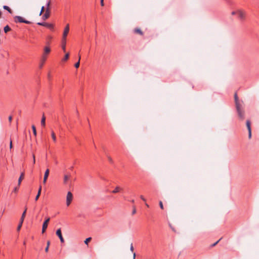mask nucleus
Listing matches in <instances>:
<instances>
[{"label":"nucleus","instance_id":"6e6552de","mask_svg":"<svg viewBox=\"0 0 259 259\" xmlns=\"http://www.w3.org/2000/svg\"><path fill=\"white\" fill-rule=\"evenodd\" d=\"M50 15V10L49 8H47L45 14L42 16V19L46 20L48 19Z\"/></svg>","mask_w":259,"mask_h":259},{"label":"nucleus","instance_id":"a18cd8bd","mask_svg":"<svg viewBox=\"0 0 259 259\" xmlns=\"http://www.w3.org/2000/svg\"><path fill=\"white\" fill-rule=\"evenodd\" d=\"M10 149H11L12 148V141H10Z\"/></svg>","mask_w":259,"mask_h":259},{"label":"nucleus","instance_id":"9d476101","mask_svg":"<svg viewBox=\"0 0 259 259\" xmlns=\"http://www.w3.org/2000/svg\"><path fill=\"white\" fill-rule=\"evenodd\" d=\"M69 25L68 24L66 25V26H65V27L64 28L62 38L66 39V37L69 32Z\"/></svg>","mask_w":259,"mask_h":259},{"label":"nucleus","instance_id":"3c124183","mask_svg":"<svg viewBox=\"0 0 259 259\" xmlns=\"http://www.w3.org/2000/svg\"><path fill=\"white\" fill-rule=\"evenodd\" d=\"M23 244L24 245H25V242H24Z\"/></svg>","mask_w":259,"mask_h":259},{"label":"nucleus","instance_id":"0eeeda50","mask_svg":"<svg viewBox=\"0 0 259 259\" xmlns=\"http://www.w3.org/2000/svg\"><path fill=\"white\" fill-rule=\"evenodd\" d=\"M50 220V218H48L45 220V221L43 223L42 226V233L45 232V231L48 227V223H49Z\"/></svg>","mask_w":259,"mask_h":259},{"label":"nucleus","instance_id":"39448f33","mask_svg":"<svg viewBox=\"0 0 259 259\" xmlns=\"http://www.w3.org/2000/svg\"><path fill=\"white\" fill-rule=\"evenodd\" d=\"M26 212V209H25V210L23 212L22 216L21 217L20 223H19V224L17 227V229L18 231H19L20 230V229L22 227V224L24 221V218L25 217Z\"/></svg>","mask_w":259,"mask_h":259},{"label":"nucleus","instance_id":"c9c22d12","mask_svg":"<svg viewBox=\"0 0 259 259\" xmlns=\"http://www.w3.org/2000/svg\"><path fill=\"white\" fill-rule=\"evenodd\" d=\"M159 206H160V207L162 209H163V204H162V201H160L159 202Z\"/></svg>","mask_w":259,"mask_h":259},{"label":"nucleus","instance_id":"4468645a","mask_svg":"<svg viewBox=\"0 0 259 259\" xmlns=\"http://www.w3.org/2000/svg\"><path fill=\"white\" fill-rule=\"evenodd\" d=\"M234 99H235L236 106H237V105L238 106L241 105L239 102L238 98L237 93H235L234 95Z\"/></svg>","mask_w":259,"mask_h":259},{"label":"nucleus","instance_id":"473e14b6","mask_svg":"<svg viewBox=\"0 0 259 259\" xmlns=\"http://www.w3.org/2000/svg\"><path fill=\"white\" fill-rule=\"evenodd\" d=\"M107 158H108V159L110 163H113V160H112V158L110 156H107Z\"/></svg>","mask_w":259,"mask_h":259},{"label":"nucleus","instance_id":"49530a36","mask_svg":"<svg viewBox=\"0 0 259 259\" xmlns=\"http://www.w3.org/2000/svg\"><path fill=\"white\" fill-rule=\"evenodd\" d=\"M135 257H136V253H134V254H133V259H135Z\"/></svg>","mask_w":259,"mask_h":259},{"label":"nucleus","instance_id":"f8f14e48","mask_svg":"<svg viewBox=\"0 0 259 259\" xmlns=\"http://www.w3.org/2000/svg\"><path fill=\"white\" fill-rule=\"evenodd\" d=\"M49 171H50L49 169H47L45 172L44 180H43V183L44 184H45L46 183V181L47 180V179H48L49 175Z\"/></svg>","mask_w":259,"mask_h":259},{"label":"nucleus","instance_id":"20e7f679","mask_svg":"<svg viewBox=\"0 0 259 259\" xmlns=\"http://www.w3.org/2000/svg\"><path fill=\"white\" fill-rule=\"evenodd\" d=\"M73 200V195L71 192H68L66 196V205L69 206Z\"/></svg>","mask_w":259,"mask_h":259},{"label":"nucleus","instance_id":"c03bdc74","mask_svg":"<svg viewBox=\"0 0 259 259\" xmlns=\"http://www.w3.org/2000/svg\"><path fill=\"white\" fill-rule=\"evenodd\" d=\"M104 0H101V5L102 6H104Z\"/></svg>","mask_w":259,"mask_h":259},{"label":"nucleus","instance_id":"a19ab883","mask_svg":"<svg viewBox=\"0 0 259 259\" xmlns=\"http://www.w3.org/2000/svg\"><path fill=\"white\" fill-rule=\"evenodd\" d=\"M12 120V116H10L9 117V122H11Z\"/></svg>","mask_w":259,"mask_h":259},{"label":"nucleus","instance_id":"8fccbe9b","mask_svg":"<svg viewBox=\"0 0 259 259\" xmlns=\"http://www.w3.org/2000/svg\"><path fill=\"white\" fill-rule=\"evenodd\" d=\"M146 205L147 206V207H149V205L148 204H146Z\"/></svg>","mask_w":259,"mask_h":259},{"label":"nucleus","instance_id":"f3484780","mask_svg":"<svg viewBox=\"0 0 259 259\" xmlns=\"http://www.w3.org/2000/svg\"><path fill=\"white\" fill-rule=\"evenodd\" d=\"M41 187L40 186L39 188V189H38V193L35 198V201H37L38 200V199L39 198V197L40 196V193H41Z\"/></svg>","mask_w":259,"mask_h":259},{"label":"nucleus","instance_id":"09e8293b","mask_svg":"<svg viewBox=\"0 0 259 259\" xmlns=\"http://www.w3.org/2000/svg\"><path fill=\"white\" fill-rule=\"evenodd\" d=\"M73 166H71V167H70V169H71V170H72V169H73Z\"/></svg>","mask_w":259,"mask_h":259},{"label":"nucleus","instance_id":"58836bf2","mask_svg":"<svg viewBox=\"0 0 259 259\" xmlns=\"http://www.w3.org/2000/svg\"><path fill=\"white\" fill-rule=\"evenodd\" d=\"M140 198H141V199L143 201H145V202L146 201V199L144 197V196H143V195H141V196H140Z\"/></svg>","mask_w":259,"mask_h":259},{"label":"nucleus","instance_id":"dca6fc26","mask_svg":"<svg viewBox=\"0 0 259 259\" xmlns=\"http://www.w3.org/2000/svg\"><path fill=\"white\" fill-rule=\"evenodd\" d=\"M45 125H46V117H45L44 114H43L42 118H41V125L42 126H45Z\"/></svg>","mask_w":259,"mask_h":259},{"label":"nucleus","instance_id":"2eb2a0df","mask_svg":"<svg viewBox=\"0 0 259 259\" xmlns=\"http://www.w3.org/2000/svg\"><path fill=\"white\" fill-rule=\"evenodd\" d=\"M70 175H65L64 177L63 183L64 184H66L68 182V181L70 179Z\"/></svg>","mask_w":259,"mask_h":259},{"label":"nucleus","instance_id":"a878e982","mask_svg":"<svg viewBox=\"0 0 259 259\" xmlns=\"http://www.w3.org/2000/svg\"><path fill=\"white\" fill-rule=\"evenodd\" d=\"M32 131H33V133L34 135L35 136H36L37 133H36L35 126L34 125H32Z\"/></svg>","mask_w":259,"mask_h":259},{"label":"nucleus","instance_id":"f03ea898","mask_svg":"<svg viewBox=\"0 0 259 259\" xmlns=\"http://www.w3.org/2000/svg\"><path fill=\"white\" fill-rule=\"evenodd\" d=\"M236 108L238 113V115L239 118L243 120L244 118V113L243 111H242L241 109V105L236 106Z\"/></svg>","mask_w":259,"mask_h":259},{"label":"nucleus","instance_id":"79ce46f5","mask_svg":"<svg viewBox=\"0 0 259 259\" xmlns=\"http://www.w3.org/2000/svg\"><path fill=\"white\" fill-rule=\"evenodd\" d=\"M236 14H237V11L236 12V11H233V12H232V15H235Z\"/></svg>","mask_w":259,"mask_h":259},{"label":"nucleus","instance_id":"f704fd0d","mask_svg":"<svg viewBox=\"0 0 259 259\" xmlns=\"http://www.w3.org/2000/svg\"><path fill=\"white\" fill-rule=\"evenodd\" d=\"M19 187H16L14 188L13 192L16 193L18 191Z\"/></svg>","mask_w":259,"mask_h":259},{"label":"nucleus","instance_id":"1a4fd4ad","mask_svg":"<svg viewBox=\"0 0 259 259\" xmlns=\"http://www.w3.org/2000/svg\"><path fill=\"white\" fill-rule=\"evenodd\" d=\"M237 14L241 20H244L245 17V12L241 10H237Z\"/></svg>","mask_w":259,"mask_h":259},{"label":"nucleus","instance_id":"4c0bfd02","mask_svg":"<svg viewBox=\"0 0 259 259\" xmlns=\"http://www.w3.org/2000/svg\"><path fill=\"white\" fill-rule=\"evenodd\" d=\"M50 4H51V2L49 1L47 3V8H50Z\"/></svg>","mask_w":259,"mask_h":259},{"label":"nucleus","instance_id":"4be33fe9","mask_svg":"<svg viewBox=\"0 0 259 259\" xmlns=\"http://www.w3.org/2000/svg\"><path fill=\"white\" fill-rule=\"evenodd\" d=\"M246 126L248 130H251V123L249 120L246 121Z\"/></svg>","mask_w":259,"mask_h":259},{"label":"nucleus","instance_id":"f257e3e1","mask_svg":"<svg viewBox=\"0 0 259 259\" xmlns=\"http://www.w3.org/2000/svg\"><path fill=\"white\" fill-rule=\"evenodd\" d=\"M14 21L16 23H24L27 24H31V22L24 19L23 17L19 16H16L14 17Z\"/></svg>","mask_w":259,"mask_h":259},{"label":"nucleus","instance_id":"ddd939ff","mask_svg":"<svg viewBox=\"0 0 259 259\" xmlns=\"http://www.w3.org/2000/svg\"><path fill=\"white\" fill-rule=\"evenodd\" d=\"M66 39H62V48L64 52H65L66 49Z\"/></svg>","mask_w":259,"mask_h":259},{"label":"nucleus","instance_id":"423d86ee","mask_svg":"<svg viewBox=\"0 0 259 259\" xmlns=\"http://www.w3.org/2000/svg\"><path fill=\"white\" fill-rule=\"evenodd\" d=\"M37 24L40 26H43L46 27L50 29H53L54 26L52 24L46 23V22H38Z\"/></svg>","mask_w":259,"mask_h":259},{"label":"nucleus","instance_id":"7c9ffc66","mask_svg":"<svg viewBox=\"0 0 259 259\" xmlns=\"http://www.w3.org/2000/svg\"><path fill=\"white\" fill-rule=\"evenodd\" d=\"M45 11V7L42 6L41 9V11L39 13V16L41 15L44 11Z\"/></svg>","mask_w":259,"mask_h":259},{"label":"nucleus","instance_id":"5701e85b","mask_svg":"<svg viewBox=\"0 0 259 259\" xmlns=\"http://www.w3.org/2000/svg\"><path fill=\"white\" fill-rule=\"evenodd\" d=\"M4 30L5 33H7L11 30V28L8 25H7L4 27Z\"/></svg>","mask_w":259,"mask_h":259},{"label":"nucleus","instance_id":"393cba45","mask_svg":"<svg viewBox=\"0 0 259 259\" xmlns=\"http://www.w3.org/2000/svg\"><path fill=\"white\" fill-rule=\"evenodd\" d=\"M3 8L6 10H7L10 13H12V11L11 10V9L7 6H4L3 7Z\"/></svg>","mask_w":259,"mask_h":259},{"label":"nucleus","instance_id":"aec40b11","mask_svg":"<svg viewBox=\"0 0 259 259\" xmlns=\"http://www.w3.org/2000/svg\"><path fill=\"white\" fill-rule=\"evenodd\" d=\"M80 59H81V57H80V55L79 54L78 55V61L74 65L75 67L76 68H78L79 66Z\"/></svg>","mask_w":259,"mask_h":259},{"label":"nucleus","instance_id":"a211bd4d","mask_svg":"<svg viewBox=\"0 0 259 259\" xmlns=\"http://www.w3.org/2000/svg\"><path fill=\"white\" fill-rule=\"evenodd\" d=\"M134 31L135 33H139V34H140L141 35H142L143 34V33L142 31V30L138 28H135L134 29Z\"/></svg>","mask_w":259,"mask_h":259},{"label":"nucleus","instance_id":"de8ad7c7","mask_svg":"<svg viewBox=\"0 0 259 259\" xmlns=\"http://www.w3.org/2000/svg\"><path fill=\"white\" fill-rule=\"evenodd\" d=\"M131 202H132V203H134V202H135V201H134V200L133 199V200H132L131 201Z\"/></svg>","mask_w":259,"mask_h":259},{"label":"nucleus","instance_id":"6ab92c4d","mask_svg":"<svg viewBox=\"0 0 259 259\" xmlns=\"http://www.w3.org/2000/svg\"><path fill=\"white\" fill-rule=\"evenodd\" d=\"M24 172H22L18 180V186L20 185L21 181L24 178Z\"/></svg>","mask_w":259,"mask_h":259},{"label":"nucleus","instance_id":"ea45409f","mask_svg":"<svg viewBox=\"0 0 259 259\" xmlns=\"http://www.w3.org/2000/svg\"><path fill=\"white\" fill-rule=\"evenodd\" d=\"M136 212V208L134 207L133 210V211H132V214H135Z\"/></svg>","mask_w":259,"mask_h":259},{"label":"nucleus","instance_id":"e433bc0d","mask_svg":"<svg viewBox=\"0 0 259 259\" xmlns=\"http://www.w3.org/2000/svg\"><path fill=\"white\" fill-rule=\"evenodd\" d=\"M130 250L132 252H133V251H134V247H133V243H131V244Z\"/></svg>","mask_w":259,"mask_h":259},{"label":"nucleus","instance_id":"cd10ccee","mask_svg":"<svg viewBox=\"0 0 259 259\" xmlns=\"http://www.w3.org/2000/svg\"><path fill=\"white\" fill-rule=\"evenodd\" d=\"M50 244V241H47V247L45 248V251L46 252H48V251Z\"/></svg>","mask_w":259,"mask_h":259},{"label":"nucleus","instance_id":"c756f323","mask_svg":"<svg viewBox=\"0 0 259 259\" xmlns=\"http://www.w3.org/2000/svg\"><path fill=\"white\" fill-rule=\"evenodd\" d=\"M69 53H67V54L65 55V56H64V58L63 59V61H65L67 60L68 59V58H69Z\"/></svg>","mask_w":259,"mask_h":259},{"label":"nucleus","instance_id":"9b49d317","mask_svg":"<svg viewBox=\"0 0 259 259\" xmlns=\"http://www.w3.org/2000/svg\"><path fill=\"white\" fill-rule=\"evenodd\" d=\"M56 235L58 236V237L59 238L60 240V241L61 243H64V239L62 236V233H61V229H58L57 231H56Z\"/></svg>","mask_w":259,"mask_h":259},{"label":"nucleus","instance_id":"c85d7f7f","mask_svg":"<svg viewBox=\"0 0 259 259\" xmlns=\"http://www.w3.org/2000/svg\"><path fill=\"white\" fill-rule=\"evenodd\" d=\"M92 239V238L91 237H89V238H87L85 240H84V243L87 245L88 244V243Z\"/></svg>","mask_w":259,"mask_h":259},{"label":"nucleus","instance_id":"2f4dec72","mask_svg":"<svg viewBox=\"0 0 259 259\" xmlns=\"http://www.w3.org/2000/svg\"><path fill=\"white\" fill-rule=\"evenodd\" d=\"M221 240V238H220L219 240H218L216 242L214 243L213 244H212L211 245V247H214V246H215Z\"/></svg>","mask_w":259,"mask_h":259},{"label":"nucleus","instance_id":"7ed1b4c3","mask_svg":"<svg viewBox=\"0 0 259 259\" xmlns=\"http://www.w3.org/2000/svg\"><path fill=\"white\" fill-rule=\"evenodd\" d=\"M51 52V49L50 47L46 46L44 48V53L41 57H42L43 60H46L47 58V55L49 54Z\"/></svg>","mask_w":259,"mask_h":259},{"label":"nucleus","instance_id":"72a5a7b5","mask_svg":"<svg viewBox=\"0 0 259 259\" xmlns=\"http://www.w3.org/2000/svg\"><path fill=\"white\" fill-rule=\"evenodd\" d=\"M248 131V138L250 139L251 138V130Z\"/></svg>","mask_w":259,"mask_h":259},{"label":"nucleus","instance_id":"b1692460","mask_svg":"<svg viewBox=\"0 0 259 259\" xmlns=\"http://www.w3.org/2000/svg\"><path fill=\"white\" fill-rule=\"evenodd\" d=\"M120 190H121V188H120L119 187H116L114 190L112 191V193H116L118 192Z\"/></svg>","mask_w":259,"mask_h":259},{"label":"nucleus","instance_id":"412c9836","mask_svg":"<svg viewBox=\"0 0 259 259\" xmlns=\"http://www.w3.org/2000/svg\"><path fill=\"white\" fill-rule=\"evenodd\" d=\"M51 136H52L53 141L54 142H56L57 141L56 137L55 134L53 131H52V132H51Z\"/></svg>","mask_w":259,"mask_h":259},{"label":"nucleus","instance_id":"bb28decb","mask_svg":"<svg viewBox=\"0 0 259 259\" xmlns=\"http://www.w3.org/2000/svg\"><path fill=\"white\" fill-rule=\"evenodd\" d=\"M45 61H46V60H44H44H43V59H42V57H41V60H40V62H40V64H39V68H42V66H43V65H44V63H45Z\"/></svg>","mask_w":259,"mask_h":259},{"label":"nucleus","instance_id":"37998d69","mask_svg":"<svg viewBox=\"0 0 259 259\" xmlns=\"http://www.w3.org/2000/svg\"><path fill=\"white\" fill-rule=\"evenodd\" d=\"M33 164H34L35 163V156L34 154L33 155Z\"/></svg>","mask_w":259,"mask_h":259}]
</instances>
